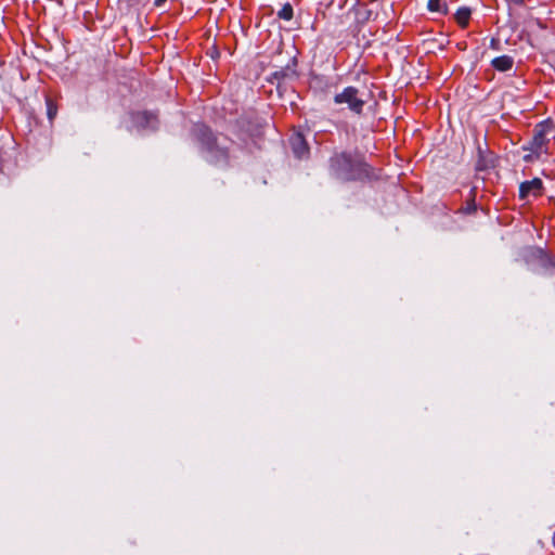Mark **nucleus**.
<instances>
[{"instance_id":"nucleus-6","label":"nucleus","mask_w":555,"mask_h":555,"mask_svg":"<svg viewBox=\"0 0 555 555\" xmlns=\"http://www.w3.org/2000/svg\"><path fill=\"white\" fill-rule=\"evenodd\" d=\"M291 145L298 158H304L309 153L308 144L300 133H296L291 138Z\"/></svg>"},{"instance_id":"nucleus-12","label":"nucleus","mask_w":555,"mask_h":555,"mask_svg":"<svg viewBox=\"0 0 555 555\" xmlns=\"http://www.w3.org/2000/svg\"><path fill=\"white\" fill-rule=\"evenodd\" d=\"M56 114H57L56 104L52 101V99L48 98L47 99V115H48L49 120L53 121Z\"/></svg>"},{"instance_id":"nucleus-10","label":"nucleus","mask_w":555,"mask_h":555,"mask_svg":"<svg viewBox=\"0 0 555 555\" xmlns=\"http://www.w3.org/2000/svg\"><path fill=\"white\" fill-rule=\"evenodd\" d=\"M427 8L430 12L446 14L448 7L446 0H428Z\"/></svg>"},{"instance_id":"nucleus-1","label":"nucleus","mask_w":555,"mask_h":555,"mask_svg":"<svg viewBox=\"0 0 555 555\" xmlns=\"http://www.w3.org/2000/svg\"><path fill=\"white\" fill-rule=\"evenodd\" d=\"M555 125L551 119H545L534 126L532 139L522 146L525 152L524 160L534 163L551 155V135Z\"/></svg>"},{"instance_id":"nucleus-2","label":"nucleus","mask_w":555,"mask_h":555,"mask_svg":"<svg viewBox=\"0 0 555 555\" xmlns=\"http://www.w3.org/2000/svg\"><path fill=\"white\" fill-rule=\"evenodd\" d=\"M362 166L360 159L345 152L335 154L330 160L332 172L344 181L358 179L363 171Z\"/></svg>"},{"instance_id":"nucleus-13","label":"nucleus","mask_w":555,"mask_h":555,"mask_svg":"<svg viewBox=\"0 0 555 555\" xmlns=\"http://www.w3.org/2000/svg\"><path fill=\"white\" fill-rule=\"evenodd\" d=\"M509 5L520 7L524 4V0H505Z\"/></svg>"},{"instance_id":"nucleus-14","label":"nucleus","mask_w":555,"mask_h":555,"mask_svg":"<svg viewBox=\"0 0 555 555\" xmlns=\"http://www.w3.org/2000/svg\"><path fill=\"white\" fill-rule=\"evenodd\" d=\"M167 0H154V5L155 7H162L165 4Z\"/></svg>"},{"instance_id":"nucleus-7","label":"nucleus","mask_w":555,"mask_h":555,"mask_svg":"<svg viewBox=\"0 0 555 555\" xmlns=\"http://www.w3.org/2000/svg\"><path fill=\"white\" fill-rule=\"evenodd\" d=\"M134 121L141 127L155 128L157 116L150 112H141L135 114Z\"/></svg>"},{"instance_id":"nucleus-3","label":"nucleus","mask_w":555,"mask_h":555,"mask_svg":"<svg viewBox=\"0 0 555 555\" xmlns=\"http://www.w3.org/2000/svg\"><path fill=\"white\" fill-rule=\"evenodd\" d=\"M194 133L203 149L211 154L212 162L219 163L228 160V152L216 144V138L208 127L205 125H197L194 129Z\"/></svg>"},{"instance_id":"nucleus-8","label":"nucleus","mask_w":555,"mask_h":555,"mask_svg":"<svg viewBox=\"0 0 555 555\" xmlns=\"http://www.w3.org/2000/svg\"><path fill=\"white\" fill-rule=\"evenodd\" d=\"M514 60L509 55L498 56L492 60V66L500 72H507L512 69Z\"/></svg>"},{"instance_id":"nucleus-9","label":"nucleus","mask_w":555,"mask_h":555,"mask_svg":"<svg viewBox=\"0 0 555 555\" xmlns=\"http://www.w3.org/2000/svg\"><path fill=\"white\" fill-rule=\"evenodd\" d=\"M470 10L468 8H460L455 13V21L462 27L465 28L470 20Z\"/></svg>"},{"instance_id":"nucleus-5","label":"nucleus","mask_w":555,"mask_h":555,"mask_svg":"<svg viewBox=\"0 0 555 555\" xmlns=\"http://www.w3.org/2000/svg\"><path fill=\"white\" fill-rule=\"evenodd\" d=\"M543 182L540 178H534L530 181H525L519 186L520 199H526L529 196L539 197L542 194Z\"/></svg>"},{"instance_id":"nucleus-4","label":"nucleus","mask_w":555,"mask_h":555,"mask_svg":"<svg viewBox=\"0 0 555 555\" xmlns=\"http://www.w3.org/2000/svg\"><path fill=\"white\" fill-rule=\"evenodd\" d=\"M336 104H347L349 109L356 114H361L364 101L359 96V90L354 87H347L340 93L334 96Z\"/></svg>"},{"instance_id":"nucleus-11","label":"nucleus","mask_w":555,"mask_h":555,"mask_svg":"<svg viewBox=\"0 0 555 555\" xmlns=\"http://www.w3.org/2000/svg\"><path fill=\"white\" fill-rule=\"evenodd\" d=\"M278 16L284 21H291L294 16L293 7L289 3H285L282 9L278 12Z\"/></svg>"}]
</instances>
